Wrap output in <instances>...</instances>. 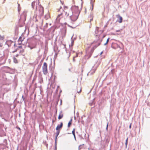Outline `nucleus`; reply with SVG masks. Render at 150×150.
<instances>
[{
	"mask_svg": "<svg viewBox=\"0 0 150 150\" xmlns=\"http://www.w3.org/2000/svg\"><path fill=\"white\" fill-rule=\"evenodd\" d=\"M72 14L75 15H79L80 11L78 9V7L75 6H73L71 8Z\"/></svg>",
	"mask_w": 150,
	"mask_h": 150,
	"instance_id": "4",
	"label": "nucleus"
},
{
	"mask_svg": "<svg viewBox=\"0 0 150 150\" xmlns=\"http://www.w3.org/2000/svg\"><path fill=\"white\" fill-rule=\"evenodd\" d=\"M57 145L56 144H55V148L54 150H57Z\"/></svg>",
	"mask_w": 150,
	"mask_h": 150,
	"instance_id": "40",
	"label": "nucleus"
},
{
	"mask_svg": "<svg viewBox=\"0 0 150 150\" xmlns=\"http://www.w3.org/2000/svg\"><path fill=\"white\" fill-rule=\"evenodd\" d=\"M66 32V29H62L61 32L63 37H65Z\"/></svg>",
	"mask_w": 150,
	"mask_h": 150,
	"instance_id": "10",
	"label": "nucleus"
},
{
	"mask_svg": "<svg viewBox=\"0 0 150 150\" xmlns=\"http://www.w3.org/2000/svg\"><path fill=\"white\" fill-rule=\"evenodd\" d=\"M122 30V29H121L120 30H116V32L117 33L116 34H120V31Z\"/></svg>",
	"mask_w": 150,
	"mask_h": 150,
	"instance_id": "30",
	"label": "nucleus"
},
{
	"mask_svg": "<svg viewBox=\"0 0 150 150\" xmlns=\"http://www.w3.org/2000/svg\"><path fill=\"white\" fill-rule=\"evenodd\" d=\"M72 120V117L71 118V119L70 120V121H69V122H70L71 123Z\"/></svg>",
	"mask_w": 150,
	"mask_h": 150,
	"instance_id": "46",
	"label": "nucleus"
},
{
	"mask_svg": "<svg viewBox=\"0 0 150 150\" xmlns=\"http://www.w3.org/2000/svg\"><path fill=\"white\" fill-rule=\"evenodd\" d=\"M103 53V52H102L101 53H100V55H101Z\"/></svg>",
	"mask_w": 150,
	"mask_h": 150,
	"instance_id": "61",
	"label": "nucleus"
},
{
	"mask_svg": "<svg viewBox=\"0 0 150 150\" xmlns=\"http://www.w3.org/2000/svg\"><path fill=\"white\" fill-rule=\"evenodd\" d=\"M16 128L18 129H19V130H21V129H20V128L19 127H16Z\"/></svg>",
	"mask_w": 150,
	"mask_h": 150,
	"instance_id": "45",
	"label": "nucleus"
},
{
	"mask_svg": "<svg viewBox=\"0 0 150 150\" xmlns=\"http://www.w3.org/2000/svg\"><path fill=\"white\" fill-rule=\"evenodd\" d=\"M62 26L63 27L62 28H67L69 27L72 28H74L72 27L71 26H70L69 25L67 24V23H64V24H62Z\"/></svg>",
	"mask_w": 150,
	"mask_h": 150,
	"instance_id": "11",
	"label": "nucleus"
},
{
	"mask_svg": "<svg viewBox=\"0 0 150 150\" xmlns=\"http://www.w3.org/2000/svg\"><path fill=\"white\" fill-rule=\"evenodd\" d=\"M38 40L36 39V37L29 39L28 40L27 46L30 48V49H32L35 47L36 44Z\"/></svg>",
	"mask_w": 150,
	"mask_h": 150,
	"instance_id": "2",
	"label": "nucleus"
},
{
	"mask_svg": "<svg viewBox=\"0 0 150 150\" xmlns=\"http://www.w3.org/2000/svg\"><path fill=\"white\" fill-rule=\"evenodd\" d=\"M109 40H110V38H108L107 40V41H106V42L105 43V44H104V45H106L108 42L109 41Z\"/></svg>",
	"mask_w": 150,
	"mask_h": 150,
	"instance_id": "29",
	"label": "nucleus"
},
{
	"mask_svg": "<svg viewBox=\"0 0 150 150\" xmlns=\"http://www.w3.org/2000/svg\"><path fill=\"white\" fill-rule=\"evenodd\" d=\"M127 143H128V142H125V145L126 148L127 147Z\"/></svg>",
	"mask_w": 150,
	"mask_h": 150,
	"instance_id": "44",
	"label": "nucleus"
},
{
	"mask_svg": "<svg viewBox=\"0 0 150 150\" xmlns=\"http://www.w3.org/2000/svg\"><path fill=\"white\" fill-rule=\"evenodd\" d=\"M18 54H17L16 55V57H18Z\"/></svg>",
	"mask_w": 150,
	"mask_h": 150,
	"instance_id": "60",
	"label": "nucleus"
},
{
	"mask_svg": "<svg viewBox=\"0 0 150 150\" xmlns=\"http://www.w3.org/2000/svg\"><path fill=\"white\" fill-rule=\"evenodd\" d=\"M71 124V123L70 122H69L68 124V127H70Z\"/></svg>",
	"mask_w": 150,
	"mask_h": 150,
	"instance_id": "33",
	"label": "nucleus"
},
{
	"mask_svg": "<svg viewBox=\"0 0 150 150\" xmlns=\"http://www.w3.org/2000/svg\"><path fill=\"white\" fill-rule=\"evenodd\" d=\"M77 117H79V113L78 112H77L76 113Z\"/></svg>",
	"mask_w": 150,
	"mask_h": 150,
	"instance_id": "43",
	"label": "nucleus"
},
{
	"mask_svg": "<svg viewBox=\"0 0 150 150\" xmlns=\"http://www.w3.org/2000/svg\"><path fill=\"white\" fill-rule=\"evenodd\" d=\"M18 30H17V29H16V30H15V34H18L17 33V32H18Z\"/></svg>",
	"mask_w": 150,
	"mask_h": 150,
	"instance_id": "39",
	"label": "nucleus"
},
{
	"mask_svg": "<svg viewBox=\"0 0 150 150\" xmlns=\"http://www.w3.org/2000/svg\"><path fill=\"white\" fill-rule=\"evenodd\" d=\"M82 146V145H80L79 146V150H80V147H81Z\"/></svg>",
	"mask_w": 150,
	"mask_h": 150,
	"instance_id": "41",
	"label": "nucleus"
},
{
	"mask_svg": "<svg viewBox=\"0 0 150 150\" xmlns=\"http://www.w3.org/2000/svg\"><path fill=\"white\" fill-rule=\"evenodd\" d=\"M65 15L67 16H69L71 19L73 21H76L79 15H75L73 14L71 15V14L70 13H67V12L66 13Z\"/></svg>",
	"mask_w": 150,
	"mask_h": 150,
	"instance_id": "3",
	"label": "nucleus"
},
{
	"mask_svg": "<svg viewBox=\"0 0 150 150\" xmlns=\"http://www.w3.org/2000/svg\"><path fill=\"white\" fill-rule=\"evenodd\" d=\"M50 29H48L47 31V33H45L46 35H48V34H49V33L50 32Z\"/></svg>",
	"mask_w": 150,
	"mask_h": 150,
	"instance_id": "25",
	"label": "nucleus"
},
{
	"mask_svg": "<svg viewBox=\"0 0 150 150\" xmlns=\"http://www.w3.org/2000/svg\"><path fill=\"white\" fill-rule=\"evenodd\" d=\"M18 48H21L22 47V46H19L18 47Z\"/></svg>",
	"mask_w": 150,
	"mask_h": 150,
	"instance_id": "57",
	"label": "nucleus"
},
{
	"mask_svg": "<svg viewBox=\"0 0 150 150\" xmlns=\"http://www.w3.org/2000/svg\"><path fill=\"white\" fill-rule=\"evenodd\" d=\"M24 38L23 36H20L18 40V41L19 42V44H20L23 41L24 39Z\"/></svg>",
	"mask_w": 150,
	"mask_h": 150,
	"instance_id": "12",
	"label": "nucleus"
},
{
	"mask_svg": "<svg viewBox=\"0 0 150 150\" xmlns=\"http://www.w3.org/2000/svg\"><path fill=\"white\" fill-rule=\"evenodd\" d=\"M75 129L74 128L73 130L72 131V134L73 135H74L75 134Z\"/></svg>",
	"mask_w": 150,
	"mask_h": 150,
	"instance_id": "34",
	"label": "nucleus"
},
{
	"mask_svg": "<svg viewBox=\"0 0 150 150\" xmlns=\"http://www.w3.org/2000/svg\"><path fill=\"white\" fill-rule=\"evenodd\" d=\"M62 126L63 123L62 122L61 123L60 125H58L57 126V127L56 128V129L57 130H59V129L62 128Z\"/></svg>",
	"mask_w": 150,
	"mask_h": 150,
	"instance_id": "13",
	"label": "nucleus"
},
{
	"mask_svg": "<svg viewBox=\"0 0 150 150\" xmlns=\"http://www.w3.org/2000/svg\"><path fill=\"white\" fill-rule=\"evenodd\" d=\"M19 8H20V4H18V11H19Z\"/></svg>",
	"mask_w": 150,
	"mask_h": 150,
	"instance_id": "37",
	"label": "nucleus"
},
{
	"mask_svg": "<svg viewBox=\"0 0 150 150\" xmlns=\"http://www.w3.org/2000/svg\"><path fill=\"white\" fill-rule=\"evenodd\" d=\"M74 34L73 35V36H72V37L71 38V47H72L74 43V40L76 39V37H74L73 39V37L74 36Z\"/></svg>",
	"mask_w": 150,
	"mask_h": 150,
	"instance_id": "15",
	"label": "nucleus"
},
{
	"mask_svg": "<svg viewBox=\"0 0 150 150\" xmlns=\"http://www.w3.org/2000/svg\"><path fill=\"white\" fill-rule=\"evenodd\" d=\"M13 42L11 40H8L6 42V44L8 45V47L11 46V44Z\"/></svg>",
	"mask_w": 150,
	"mask_h": 150,
	"instance_id": "17",
	"label": "nucleus"
},
{
	"mask_svg": "<svg viewBox=\"0 0 150 150\" xmlns=\"http://www.w3.org/2000/svg\"><path fill=\"white\" fill-rule=\"evenodd\" d=\"M35 6V2L33 1L32 2L31 4V6L32 8L33 9L34 8Z\"/></svg>",
	"mask_w": 150,
	"mask_h": 150,
	"instance_id": "22",
	"label": "nucleus"
},
{
	"mask_svg": "<svg viewBox=\"0 0 150 150\" xmlns=\"http://www.w3.org/2000/svg\"><path fill=\"white\" fill-rule=\"evenodd\" d=\"M105 35H104L103 37V38H104V37H105Z\"/></svg>",
	"mask_w": 150,
	"mask_h": 150,
	"instance_id": "62",
	"label": "nucleus"
},
{
	"mask_svg": "<svg viewBox=\"0 0 150 150\" xmlns=\"http://www.w3.org/2000/svg\"><path fill=\"white\" fill-rule=\"evenodd\" d=\"M39 82L41 84L42 83H43V80L42 78V77H40L39 78Z\"/></svg>",
	"mask_w": 150,
	"mask_h": 150,
	"instance_id": "23",
	"label": "nucleus"
},
{
	"mask_svg": "<svg viewBox=\"0 0 150 150\" xmlns=\"http://www.w3.org/2000/svg\"><path fill=\"white\" fill-rule=\"evenodd\" d=\"M27 29H28V31L29 32V28H28V29H25V30H27Z\"/></svg>",
	"mask_w": 150,
	"mask_h": 150,
	"instance_id": "56",
	"label": "nucleus"
},
{
	"mask_svg": "<svg viewBox=\"0 0 150 150\" xmlns=\"http://www.w3.org/2000/svg\"><path fill=\"white\" fill-rule=\"evenodd\" d=\"M128 138L127 137L126 140L125 142H128Z\"/></svg>",
	"mask_w": 150,
	"mask_h": 150,
	"instance_id": "49",
	"label": "nucleus"
},
{
	"mask_svg": "<svg viewBox=\"0 0 150 150\" xmlns=\"http://www.w3.org/2000/svg\"><path fill=\"white\" fill-rule=\"evenodd\" d=\"M62 16V13H61L60 14H59L57 17L56 19V20L57 21H59L60 19V17Z\"/></svg>",
	"mask_w": 150,
	"mask_h": 150,
	"instance_id": "19",
	"label": "nucleus"
},
{
	"mask_svg": "<svg viewBox=\"0 0 150 150\" xmlns=\"http://www.w3.org/2000/svg\"><path fill=\"white\" fill-rule=\"evenodd\" d=\"M93 4H92V10L93 9Z\"/></svg>",
	"mask_w": 150,
	"mask_h": 150,
	"instance_id": "52",
	"label": "nucleus"
},
{
	"mask_svg": "<svg viewBox=\"0 0 150 150\" xmlns=\"http://www.w3.org/2000/svg\"><path fill=\"white\" fill-rule=\"evenodd\" d=\"M74 136V139H75V140H76V136H75V134H74V135H73Z\"/></svg>",
	"mask_w": 150,
	"mask_h": 150,
	"instance_id": "50",
	"label": "nucleus"
},
{
	"mask_svg": "<svg viewBox=\"0 0 150 150\" xmlns=\"http://www.w3.org/2000/svg\"><path fill=\"white\" fill-rule=\"evenodd\" d=\"M131 127V124H130V125L129 126V128L130 129Z\"/></svg>",
	"mask_w": 150,
	"mask_h": 150,
	"instance_id": "53",
	"label": "nucleus"
},
{
	"mask_svg": "<svg viewBox=\"0 0 150 150\" xmlns=\"http://www.w3.org/2000/svg\"><path fill=\"white\" fill-rule=\"evenodd\" d=\"M36 78V77H35L34 78V79H33V81L34 80H35V79Z\"/></svg>",
	"mask_w": 150,
	"mask_h": 150,
	"instance_id": "48",
	"label": "nucleus"
},
{
	"mask_svg": "<svg viewBox=\"0 0 150 150\" xmlns=\"http://www.w3.org/2000/svg\"><path fill=\"white\" fill-rule=\"evenodd\" d=\"M82 147H83V146H82L81 147H80V149H82Z\"/></svg>",
	"mask_w": 150,
	"mask_h": 150,
	"instance_id": "63",
	"label": "nucleus"
},
{
	"mask_svg": "<svg viewBox=\"0 0 150 150\" xmlns=\"http://www.w3.org/2000/svg\"><path fill=\"white\" fill-rule=\"evenodd\" d=\"M81 89L79 91H77V92L78 93H79V92H81Z\"/></svg>",
	"mask_w": 150,
	"mask_h": 150,
	"instance_id": "55",
	"label": "nucleus"
},
{
	"mask_svg": "<svg viewBox=\"0 0 150 150\" xmlns=\"http://www.w3.org/2000/svg\"><path fill=\"white\" fill-rule=\"evenodd\" d=\"M75 57H73V62H75Z\"/></svg>",
	"mask_w": 150,
	"mask_h": 150,
	"instance_id": "42",
	"label": "nucleus"
},
{
	"mask_svg": "<svg viewBox=\"0 0 150 150\" xmlns=\"http://www.w3.org/2000/svg\"><path fill=\"white\" fill-rule=\"evenodd\" d=\"M78 54L77 53H76V55L75 56H74L73 57H75V58H76V57H77L78 56Z\"/></svg>",
	"mask_w": 150,
	"mask_h": 150,
	"instance_id": "38",
	"label": "nucleus"
},
{
	"mask_svg": "<svg viewBox=\"0 0 150 150\" xmlns=\"http://www.w3.org/2000/svg\"><path fill=\"white\" fill-rule=\"evenodd\" d=\"M18 26H16V28H18L19 27H23V25H24V24L23 23H21L20 22L19 23H18Z\"/></svg>",
	"mask_w": 150,
	"mask_h": 150,
	"instance_id": "18",
	"label": "nucleus"
},
{
	"mask_svg": "<svg viewBox=\"0 0 150 150\" xmlns=\"http://www.w3.org/2000/svg\"><path fill=\"white\" fill-rule=\"evenodd\" d=\"M96 69V67H93L92 69L88 73V75H91L95 73Z\"/></svg>",
	"mask_w": 150,
	"mask_h": 150,
	"instance_id": "9",
	"label": "nucleus"
},
{
	"mask_svg": "<svg viewBox=\"0 0 150 150\" xmlns=\"http://www.w3.org/2000/svg\"><path fill=\"white\" fill-rule=\"evenodd\" d=\"M63 114H62V112H60V114L59 115V116H58V119L59 120H60V119H62L63 117Z\"/></svg>",
	"mask_w": 150,
	"mask_h": 150,
	"instance_id": "20",
	"label": "nucleus"
},
{
	"mask_svg": "<svg viewBox=\"0 0 150 150\" xmlns=\"http://www.w3.org/2000/svg\"><path fill=\"white\" fill-rule=\"evenodd\" d=\"M5 68H6V69H7L8 70V71H10L9 70H10V68L9 67H4Z\"/></svg>",
	"mask_w": 150,
	"mask_h": 150,
	"instance_id": "35",
	"label": "nucleus"
},
{
	"mask_svg": "<svg viewBox=\"0 0 150 150\" xmlns=\"http://www.w3.org/2000/svg\"><path fill=\"white\" fill-rule=\"evenodd\" d=\"M42 29V30H43V31H45V29L43 28V29Z\"/></svg>",
	"mask_w": 150,
	"mask_h": 150,
	"instance_id": "58",
	"label": "nucleus"
},
{
	"mask_svg": "<svg viewBox=\"0 0 150 150\" xmlns=\"http://www.w3.org/2000/svg\"><path fill=\"white\" fill-rule=\"evenodd\" d=\"M69 47H70V49L71 50V51H70V53L69 54H71L72 53H74V52H75L74 51H73V50H72V49H71V46H70V45H69Z\"/></svg>",
	"mask_w": 150,
	"mask_h": 150,
	"instance_id": "26",
	"label": "nucleus"
},
{
	"mask_svg": "<svg viewBox=\"0 0 150 150\" xmlns=\"http://www.w3.org/2000/svg\"><path fill=\"white\" fill-rule=\"evenodd\" d=\"M47 64L46 62H44L42 66V71L43 74L45 75H46L48 73L47 71Z\"/></svg>",
	"mask_w": 150,
	"mask_h": 150,
	"instance_id": "5",
	"label": "nucleus"
},
{
	"mask_svg": "<svg viewBox=\"0 0 150 150\" xmlns=\"http://www.w3.org/2000/svg\"><path fill=\"white\" fill-rule=\"evenodd\" d=\"M74 119L75 120H76V117L75 116L74 117Z\"/></svg>",
	"mask_w": 150,
	"mask_h": 150,
	"instance_id": "59",
	"label": "nucleus"
},
{
	"mask_svg": "<svg viewBox=\"0 0 150 150\" xmlns=\"http://www.w3.org/2000/svg\"><path fill=\"white\" fill-rule=\"evenodd\" d=\"M4 38V36H1V35H0V40H3Z\"/></svg>",
	"mask_w": 150,
	"mask_h": 150,
	"instance_id": "31",
	"label": "nucleus"
},
{
	"mask_svg": "<svg viewBox=\"0 0 150 150\" xmlns=\"http://www.w3.org/2000/svg\"><path fill=\"white\" fill-rule=\"evenodd\" d=\"M17 51V50H14V51H13L12 52L13 53H14L15 52H16Z\"/></svg>",
	"mask_w": 150,
	"mask_h": 150,
	"instance_id": "47",
	"label": "nucleus"
},
{
	"mask_svg": "<svg viewBox=\"0 0 150 150\" xmlns=\"http://www.w3.org/2000/svg\"><path fill=\"white\" fill-rule=\"evenodd\" d=\"M49 17H50V16H49V14H47L45 16V18L46 19H47Z\"/></svg>",
	"mask_w": 150,
	"mask_h": 150,
	"instance_id": "32",
	"label": "nucleus"
},
{
	"mask_svg": "<svg viewBox=\"0 0 150 150\" xmlns=\"http://www.w3.org/2000/svg\"><path fill=\"white\" fill-rule=\"evenodd\" d=\"M27 12L24 11L21 14L20 16V20L21 21L24 22L25 21L26 19Z\"/></svg>",
	"mask_w": 150,
	"mask_h": 150,
	"instance_id": "6",
	"label": "nucleus"
},
{
	"mask_svg": "<svg viewBox=\"0 0 150 150\" xmlns=\"http://www.w3.org/2000/svg\"><path fill=\"white\" fill-rule=\"evenodd\" d=\"M20 10H21V8H19V11H20Z\"/></svg>",
	"mask_w": 150,
	"mask_h": 150,
	"instance_id": "64",
	"label": "nucleus"
},
{
	"mask_svg": "<svg viewBox=\"0 0 150 150\" xmlns=\"http://www.w3.org/2000/svg\"><path fill=\"white\" fill-rule=\"evenodd\" d=\"M108 124H107V127H106V129L107 130L108 129Z\"/></svg>",
	"mask_w": 150,
	"mask_h": 150,
	"instance_id": "51",
	"label": "nucleus"
},
{
	"mask_svg": "<svg viewBox=\"0 0 150 150\" xmlns=\"http://www.w3.org/2000/svg\"><path fill=\"white\" fill-rule=\"evenodd\" d=\"M5 63V60H4V62H3L2 63H0V66L1 65H3V64H4V63Z\"/></svg>",
	"mask_w": 150,
	"mask_h": 150,
	"instance_id": "36",
	"label": "nucleus"
},
{
	"mask_svg": "<svg viewBox=\"0 0 150 150\" xmlns=\"http://www.w3.org/2000/svg\"><path fill=\"white\" fill-rule=\"evenodd\" d=\"M90 16L91 17V18L90 19V21L91 22L92 21H93V13H91L90 14Z\"/></svg>",
	"mask_w": 150,
	"mask_h": 150,
	"instance_id": "24",
	"label": "nucleus"
},
{
	"mask_svg": "<svg viewBox=\"0 0 150 150\" xmlns=\"http://www.w3.org/2000/svg\"><path fill=\"white\" fill-rule=\"evenodd\" d=\"M109 40H110V38H108L107 40V41H106V42L105 43V44H104V45H106L108 42L109 41Z\"/></svg>",
	"mask_w": 150,
	"mask_h": 150,
	"instance_id": "28",
	"label": "nucleus"
},
{
	"mask_svg": "<svg viewBox=\"0 0 150 150\" xmlns=\"http://www.w3.org/2000/svg\"><path fill=\"white\" fill-rule=\"evenodd\" d=\"M13 62L15 63H17L18 62L17 59L15 57L13 58Z\"/></svg>",
	"mask_w": 150,
	"mask_h": 150,
	"instance_id": "27",
	"label": "nucleus"
},
{
	"mask_svg": "<svg viewBox=\"0 0 150 150\" xmlns=\"http://www.w3.org/2000/svg\"><path fill=\"white\" fill-rule=\"evenodd\" d=\"M39 14L40 16H42L44 13V8L41 5L39 6Z\"/></svg>",
	"mask_w": 150,
	"mask_h": 150,
	"instance_id": "8",
	"label": "nucleus"
},
{
	"mask_svg": "<svg viewBox=\"0 0 150 150\" xmlns=\"http://www.w3.org/2000/svg\"><path fill=\"white\" fill-rule=\"evenodd\" d=\"M102 41V40L101 39H99L97 40L94 41L93 42V43L94 44V47L91 49L90 51H89L88 50L87 51V54L86 57H88V59H89L91 57L94 49L100 45Z\"/></svg>",
	"mask_w": 150,
	"mask_h": 150,
	"instance_id": "1",
	"label": "nucleus"
},
{
	"mask_svg": "<svg viewBox=\"0 0 150 150\" xmlns=\"http://www.w3.org/2000/svg\"><path fill=\"white\" fill-rule=\"evenodd\" d=\"M5 104L3 102H0V108H3L5 107Z\"/></svg>",
	"mask_w": 150,
	"mask_h": 150,
	"instance_id": "16",
	"label": "nucleus"
},
{
	"mask_svg": "<svg viewBox=\"0 0 150 150\" xmlns=\"http://www.w3.org/2000/svg\"><path fill=\"white\" fill-rule=\"evenodd\" d=\"M117 17L118 18L117 21L120 23L122 22V18L120 15H117Z\"/></svg>",
	"mask_w": 150,
	"mask_h": 150,
	"instance_id": "14",
	"label": "nucleus"
},
{
	"mask_svg": "<svg viewBox=\"0 0 150 150\" xmlns=\"http://www.w3.org/2000/svg\"><path fill=\"white\" fill-rule=\"evenodd\" d=\"M104 31V30L102 29H96L95 33L96 34V36L100 35Z\"/></svg>",
	"mask_w": 150,
	"mask_h": 150,
	"instance_id": "7",
	"label": "nucleus"
},
{
	"mask_svg": "<svg viewBox=\"0 0 150 150\" xmlns=\"http://www.w3.org/2000/svg\"><path fill=\"white\" fill-rule=\"evenodd\" d=\"M55 144L57 145V139H55Z\"/></svg>",
	"mask_w": 150,
	"mask_h": 150,
	"instance_id": "54",
	"label": "nucleus"
},
{
	"mask_svg": "<svg viewBox=\"0 0 150 150\" xmlns=\"http://www.w3.org/2000/svg\"><path fill=\"white\" fill-rule=\"evenodd\" d=\"M57 132H56V137H55V139H57V136H58V135H59V133H60V130H57Z\"/></svg>",
	"mask_w": 150,
	"mask_h": 150,
	"instance_id": "21",
	"label": "nucleus"
}]
</instances>
